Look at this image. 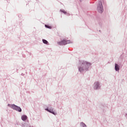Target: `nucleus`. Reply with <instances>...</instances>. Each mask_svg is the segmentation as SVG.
I'll list each match as a JSON object with an SVG mask.
<instances>
[{
	"instance_id": "1",
	"label": "nucleus",
	"mask_w": 127,
	"mask_h": 127,
	"mask_svg": "<svg viewBox=\"0 0 127 127\" xmlns=\"http://www.w3.org/2000/svg\"><path fill=\"white\" fill-rule=\"evenodd\" d=\"M79 65L78 66V71L80 73L87 72L89 70V67L92 64L86 62V61H79Z\"/></svg>"
},
{
	"instance_id": "2",
	"label": "nucleus",
	"mask_w": 127,
	"mask_h": 127,
	"mask_svg": "<svg viewBox=\"0 0 127 127\" xmlns=\"http://www.w3.org/2000/svg\"><path fill=\"white\" fill-rule=\"evenodd\" d=\"M7 106L8 107L11 108V109H12V110L16 111V112H19V113H21V112H22V109H21V108L17 105L8 104Z\"/></svg>"
},
{
	"instance_id": "3",
	"label": "nucleus",
	"mask_w": 127,
	"mask_h": 127,
	"mask_svg": "<svg viewBox=\"0 0 127 127\" xmlns=\"http://www.w3.org/2000/svg\"><path fill=\"white\" fill-rule=\"evenodd\" d=\"M97 11L99 13H103L104 11V6H103V3L102 1H99L97 5Z\"/></svg>"
},
{
	"instance_id": "4",
	"label": "nucleus",
	"mask_w": 127,
	"mask_h": 127,
	"mask_svg": "<svg viewBox=\"0 0 127 127\" xmlns=\"http://www.w3.org/2000/svg\"><path fill=\"white\" fill-rule=\"evenodd\" d=\"M69 43H73V42H71L70 40L64 39L60 42H58V44L59 45H66L67 44H69Z\"/></svg>"
},
{
	"instance_id": "5",
	"label": "nucleus",
	"mask_w": 127,
	"mask_h": 127,
	"mask_svg": "<svg viewBox=\"0 0 127 127\" xmlns=\"http://www.w3.org/2000/svg\"><path fill=\"white\" fill-rule=\"evenodd\" d=\"M45 111H47V112L54 115V116H56V115H57V113H56L55 109H54V108L53 107H51L50 109L46 108Z\"/></svg>"
},
{
	"instance_id": "6",
	"label": "nucleus",
	"mask_w": 127,
	"mask_h": 127,
	"mask_svg": "<svg viewBox=\"0 0 127 127\" xmlns=\"http://www.w3.org/2000/svg\"><path fill=\"white\" fill-rule=\"evenodd\" d=\"M93 89L94 90H100L101 89V83H100V82L96 81L94 83Z\"/></svg>"
},
{
	"instance_id": "7",
	"label": "nucleus",
	"mask_w": 127,
	"mask_h": 127,
	"mask_svg": "<svg viewBox=\"0 0 127 127\" xmlns=\"http://www.w3.org/2000/svg\"><path fill=\"white\" fill-rule=\"evenodd\" d=\"M120 66L119 65V64H115V71H116V72L120 71Z\"/></svg>"
},
{
	"instance_id": "8",
	"label": "nucleus",
	"mask_w": 127,
	"mask_h": 127,
	"mask_svg": "<svg viewBox=\"0 0 127 127\" xmlns=\"http://www.w3.org/2000/svg\"><path fill=\"white\" fill-rule=\"evenodd\" d=\"M21 120L23 122H25V121H26V120H27V116H26V115H22L21 116Z\"/></svg>"
},
{
	"instance_id": "9",
	"label": "nucleus",
	"mask_w": 127,
	"mask_h": 127,
	"mask_svg": "<svg viewBox=\"0 0 127 127\" xmlns=\"http://www.w3.org/2000/svg\"><path fill=\"white\" fill-rule=\"evenodd\" d=\"M80 126L81 127H87V125H86V124H85V123L83 122H81L80 123Z\"/></svg>"
},
{
	"instance_id": "10",
	"label": "nucleus",
	"mask_w": 127,
	"mask_h": 127,
	"mask_svg": "<svg viewBox=\"0 0 127 127\" xmlns=\"http://www.w3.org/2000/svg\"><path fill=\"white\" fill-rule=\"evenodd\" d=\"M43 43L44 44H46L47 45H48V41L45 39L42 40Z\"/></svg>"
},
{
	"instance_id": "11",
	"label": "nucleus",
	"mask_w": 127,
	"mask_h": 127,
	"mask_svg": "<svg viewBox=\"0 0 127 127\" xmlns=\"http://www.w3.org/2000/svg\"><path fill=\"white\" fill-rule=\"evenodd\" d=\"M45 26L46 28H48L49 29H52V27L48 25H45Z\"/></svg>"
},
{
	"instance_id": "12",
	"label": "nucleus",
	"mask_w": 127,
	"mask_h": 127,
	"mask_svg": "<svg viewBox=\"0 0 127 127\" xmlns=\"http://www.w3.org/2000/svg\"><path fill=\"white\" fill-rule=\"evenodd\" d=\"M60 11H61V12H63V13H64V14H66V13H67V12H66L65 11V10H64V9H61Z\"/></svg>"
},
{
	"instance_id": "13",
	"label": "nucleus",
	"mask_w": 127,
	"mask_h": 127,
	"mask_svg": "<svg viewBox=\"0 0 127 127\" xmlns=\"http://www.w3.org/2000/svg\"><path fill=\"white\" fill-rule=\"evenodd\" d=\"M65 14H66V15H70V13H66Z\"/></svg>"
},
{
	"instance_id": "14",
	"label": "nucleus",
	"mask_w": 127,
	"mask_h": 127,
	"mask_svg": "<svg viewBox=\"0 0 127 127\" xmlns=\"http://www.w3.org/2000/svg\"><path fill=\"white\" fill-rule=\"evenodd\" d=\"M21 76H24V73H22L21 74Z\"/></svg>"
},
{
	"instance_id": "15",
	"label": "nucleus",
	"mask_w": 127,
	"mask_h": 127,
	"mask_svg": "<svg viewBox=\"0 0 127 127\" xmlns=\"http://www.w3.org/2000/svg\"><path fill=\"white\" fill-rule=\"evenodd\" d=\"M125 117H126V118H127V113L125 114Z\"/></svg>"
},
{
	"instance_id": "16",
	"label": "nucleus",
	"mask_w": 127,
	"mask_h": 127,
	"mask_svg": "<svg viewBox=\"0 0 127 127\" xmlns=\"http://www.w3.org/2000/svg\"><path fill=\"white\" fill-rule=\"evenodd\" d=\"M82 0H80V1H81Z\"/></svg>"
}]
</instances>
